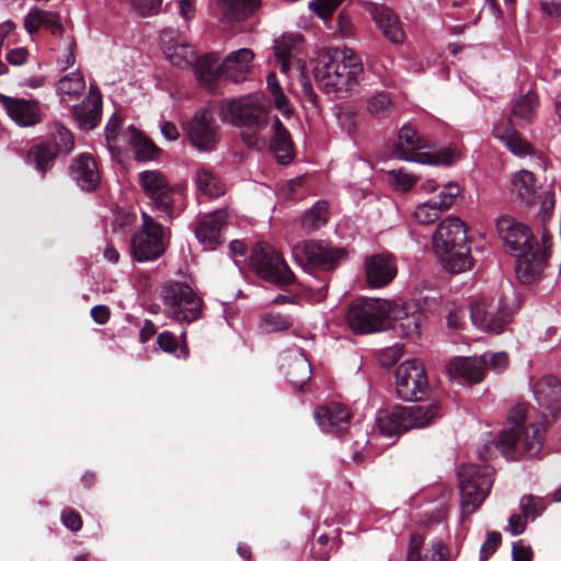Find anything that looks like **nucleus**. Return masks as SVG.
Masks as SVG:
<instances>
[{
	"mask_svg": "<svg viewBox=\"0 0 561 561\" xmlns=\"http://www.w3.org/2000/svg\"><path fill=\"white\" fill-rule=\"evenodd\" d=\"M313 75L324 93L343 95L358 85L364 77V66L354 49L344 46L320 55Z\"/></svg>",
	"mask_w": 561,
	"mask_h": 561,
	"instance_id": "f257e3e1",
	"label": "nucleus"
},
{
	"mask_svg": "<svg viewBox=\"0 0 561 561\" xmlns=\"http://www.w3.org/2000/svg\"><path fill=\"white\" fill-rule=\"evenodd\" d=\"M545 427L529 422L528 410L524 404H517L508 414L505 427L501 431L495 447L507 459L518 456L536 457L543 446Z\"/></svg>",
	"mask_w": 561,
	"mask_h": 561,
	"instance_id": "f03ea898",
	"label": "nucleus"
},
{
	"mask_svg": "<svg viewBox=\"0 0 561 561\" xmlns=\"http://www.w3.org/2000/svg\"><path fill=\"white\" fill-rule=\"evenodd\" d=\"M222 121L238 126L247 147L263 150L267 146L271 117L260 105L259 98L243 96L224 100L220 105Z\"/></svg>",
	"mask_w": 561,
	"mask_h": 561,
	"instance_id": "7ed1b4c3",
	"label": "nucleus"
},
{
	"mask_svg": "<svg viewBox=\"0 0 561 561\" xmlns=\"http://www.w3.org/2000/svg\"><path fill=\"white\" fill-rule=\"evenodd\" d=\"M254 53L240 48L230 53L220 65L217 53H209L197 65L196 78L206 88L213 89L221 79L243 81L252 69Z\"/></svg>",
	"mask_w": 561,
	"mask_h": 561,
	"instance_id": "20e7f679",
	"label": "nucleus"
},
{
	"mask_svg": "<svg viewBox=\"0 0 561 561\" xmlns=\"http://www.w3.org/2000/svg\"><path fill=\"white\" fill-rule=\"evenodd\" d=\"M437 401L410 407L394 405L380 410L376 416V426L386 436L399 435L413 427L430 425L440 416Z\"/></svg>",
	"mask_w": 561,
	"mask_h": 561,
	"instance_id": "39448f33",
	"label": "nucleus"
},
{
	"mask_svg": "<svg viewBox=\"0 0 561 561\" xmlns=\"http://www.w3.org/2000/svg\"><path fill=\"white\" fill-rule=\"evenodd\" d=\"M160 298L164 314L179 323H192L202 317L203 299L186 283H165L161 287Z\"/></svg>",
	"mask_w": 561,
	"mask_h": 561,
	"instance_id": "423d86ee",
	"label": "nucleus"
},
{
	"mask_svg": "<svg viewBox=\"0 0 561 561\" xmlns=\"http://www.w3.org/2000/svg\"><path fill=\"white\" fill-rule=\"evenodd\" d=\"M494 470L489 466L466 463L458 470L462 515H471L485 500L493 485Z\"/></svg>",
	"mask_w": 561,
	"mask_h": 561,
	"instance_id": "0eeeda50",
	"label": "nucleus"
},
{
	"mask_svg": "<svg viewBox=\"0 0 561 561\" xmlns=\"http://www.w3.org/2000/svg\"><path fill=\"white\" fill-rule=\"evenodd\" d=\"M426 147H428L427 140L420 137L411 126L404 125L399 131V141L393 154L401 160L430 165H450L459 159V152L455 148H446L436 153L419 152Z\"/></svg>",
	"mask_w": 561,
	"mask_h": 561,
	"instance_id": "6e6552de",
	"label": "nucleus"
},
{
	"mask_svg": "<svg viewBox=\"0 0 561 561\" xmlns=\"http://www.w3.org/2000/svg\"><path fill=\"white\" fill-rule=\"evenodd\" d=\"M392 304L382 299H357L348 308L346 320L355 333L380 331L391 317Z\"/></svg>",
	"mask_w": 561,
	"mask_h": 561,
	"instance_id": "1a4fd4ad",
	"label": "nucleus"
},
{
	"mask_svg": "<svg viewBox=\"0 0 561 561\" xmlns=\"http://www.w3.org/2000/svg\"><path fill=\"white\" fill-rule=\"evenodd\" d=\"M513 314L511 295L501 294L490 302L484 299L474 300L470 306L472 324L484 332L499 334L511 322Z\"/></svg>",
	"mask_w": 561,
	"mask_h": 561,
	"instance_id": "9d476101",
	"label": "nucleus"
},
{
	"mask_svg": "<svg viewBox=\"0 0 561 561\" xmlns=\"http://www.w3.org/2000/svg\"><path fill=\"white\" fill-rule=\"evenodd\" d=\"M291 252L296 263L306 271L311 268L332 271L347 256L345 249L316 240L298 242L293 247Z\"/></svg>",
	"mask_w": 561,
	"mask_h": 561,
	"instance_id": "9b49d317",
	"label": "nucleus"
},
{
	"mask_svg": "<svg viewBox=\"0 0 561 561\" xmlns=\"http://www.w3.org/2000/svg\"><path fill=\"white\" fill-rule=\"evenodd\" d=\"M250 264L260 277L271 283L289 285L295 282V275L282 254L268 243L253 247Z\"/></svg>",
	"mask_w": 561,
	"mask_h": 561,
	"instance_id": "f8f14e48",
	"label": "nucleus"
},
{
	"mask_svg": "<svg viewBox=\"0 0 561 561\" xmlns=\"http://www.w3.org/2000/svg\"><path fill=\"white\" fill-rule=\"evenodd\" d=\"M141 219V228L131 238V255L138 262L153 261L165 251L163 227L145 211Z\"/></svg>",
	"mask_w": 561,
	"mask_h": 561,
	"instance_id": "ddd939ff",
	"label": "nucleus"
},
{
	"mask_svg": "<svg viewBox=\"0 0 561 561\" xmlns=\"http://www.w3.org/2000/svg\"><path fill=\"white\" fill-rule=\"evenodd\" d=\"M396 391L407 401L422 399L428 391V380L423 365L416 359L402 362L394 373Z\"/></svg>",
	"mask_w": 561,
	"mask_h": 561,
	"instance_id": "4468645a",
	"label": "nucleus"
},
{
	"mask_svg": "<svg viewBox=\"0 0 561 561\" xmlns=\"http://www.w3.org/2000/svg\"><path fill=\"white\" fill-rule=\"evenodd\" d=\"M138 182L154 209L171 215L174 207V186L160 170H146L138 174Z\"/></svg>",
	"mask_w": 561,
	"mask_h": 561,
	"instance_id": "2eb2a0df",
	"label": "nucleus"
},
{
	"mask_svg": "<svg viewBox=\"0 0 561 561\" xmlns=\"http://www.w3.org/2000/svg\"><path fill=\"white\" fill-rule=\"evenodd\" d=\"M496 231L504 245L513 254L533 250L536 243L531 229L510 215H502L497 218Z\"/></svg>",
	"mask_w": 561,
	"mask_h": 561,
	"instance_id": "dca6fc26",
	"label": "nucleus"
},
{
	"mask_svg": "<svg viewBox=\"0 0 561 561\" xmlns=\"http://www.w3.org/2000/svg\"><path fill=\"white\" fill-rule=\"evenodd\" d=\"M460 193L461 188L458 183L448 182L443 186L438 201L428 199L415 207L413 218L420 225L434 224L443 213L453 207Z\"/></svg>",
	"mask_w": 561,
	"mask_h": 561,
	"instance_id": "f3484780",
	"label": "nucleus"
},
{
	"mask_svg": "<svg viewBox=\"0 0 561 561\" xmlns=\"http://www.w3.org/2000/svg\"><path fill=\"white\" fill-rule=\"evenodd\" d=\"M187 136L194 147L199 150H213L218 141V126L213 115L201 111L187 124Z\"/></svg>",
	"mask_w": 561,
	"mask_h": 561,
	"instance_id": "a211bd4d",
	"label": "nucleus"
},
{
	"mask_svg": "<svg viewBox=\"0 0 561 561\" xmlns=\"http://www.w3.org/2000/svg\"><path fill=\"white\" fill-rule=\"evenodd\" d=\"M301 44L302 36L299 34H284L275 39L274 50L283 73L287 75L291 69L304 71L305 62L298 57Z\"/></svg>",
	"mask_w": 561,
	"mask_h": 561,
	"instance_id": "6ab92c4d",
	"label": "nucleus"
},
{
	"mask_svg": "<svg viewBox=\"0 0 561 561\" xmlns=\"http://www.w3.org/2000/svg\"><path fill=\"white\" fill-rule=\"evenodd\" d=\"M365 272L370 287H383L397 275L396 260L389 253L373 254L365 260Z\"/></svg>",
	"mask_w": 561,
	"mask_h": 561,
	"instance_id": "aec40b11",
	"label": "nucleus"
},
{
	"mask_svg": "<svg viewBox=\"0 0 561 561\" xmlns=\"http://www.w3.org/2000/svg\"><path fill=\"white\" fill-rule=\"evenodd\" d=\"M467 226L458 217L449 216L442 220L433 236L434 251L445 252L449 247L467 243Z\"/></svg>",
	"mask_w": 561,
	"mask_h": 561,
	"instance_id": "412c9836",
	"label": "nucleus"
},
{
	"mask_svg": "<svg viewBox=\"0 0 561 561\" xmlns=\"http://www.w3.org/2000/svg\"><path fill=\"white\" fill-rule=\"evenodd\" d=\"M0 102L9 117L19 126H33L42 121V112L38 103L35 101L14 99L0 94Z\"/></svg>",
	"mask_w": 561,
	"mask_h": 561,
	"instance_id": "4be33fe9",
	"label": "nucleus"
},
{
	"mask_svg": "<svg viewBox=\"0 0 561 561\" xmlns=\"http://www.w3.org/2000/svg\"><path fill=\"white\" fill-rule=\"evenodd\" d=\"M161 43L165 57L173 66L181 69L194 66L195 71L197 70V65L203 57L197 58L196 51L191 45L182 42L180 38H173L170 32L161 34Z\"/></svg>",
	"mask_w": 561,
	"mask_h": 561,
	"instance_id": "5701e85b",
	"label": "nucleus"
},
{
	"mask_svg": "<svg viewBox=\"0 0 561 561\" xmlns=\"http://www.w3.org/2000/svg\"><path fill=\"white\" fill-rule=\"evenodd\" d=\"M515 273L523 284H531L540 278L548 261L543 251L527 250L516 253Z\"/></svg>",
	"mask_w": 561,
	"mask_h": 561,
	"instance_id": "b1692460",
	"label": "nucleus"
},
{
	"mask_svg": "<svg viewBox=\"0 0 561 561\" xmlns=\"http://www.w3.org/2000/svg\"><path fill=\"white\" fill-rule=\"evenodd\" d=\"M486 358L483 357H456L451 359L446 369L450 379L480 382L486 368Z\"/></svg>",
	"mask_w": 561,
	"mask_h": 561,
	"instance_id": "393cba45",
	"label": "nucleus"
},
{
	"mask_svg": "<svg viewBox=\"0 0 561 561\" xmlns=\"http://www.w3.org/2000/svg\"><path fill=\"white\" fill-rule=\"evenodd\" d=\"M70 175L83 191H93L101 181L94 158L89 153L79 154L70 165Z\"/></svg>",
	"mask_w": 561,
	"mask_h": 561,
	"instance_id": "a878e982",
	"label": "nucleus"
},
{
	"mask_svg": "<svg viewBox=\"0 0 561 561\" xmlns=\"http://www.w3.org/2000/svg\"><path fill=\"white\" fill-rule=\"evenodd\" d=\"M373 21L382 35L393 44L402 43L404 31L398 15L389 8L374 4L369 9Z\"/></svg>",
	"mask_w": 561,
	"mask_h": 561,
	"instance_id": "bb28decb",
	"label": "nucleus"
},
{
	"mask_svg": "<svg viewBox=\"0 0 561 561\" xmlns=\"http://www.w3.org/2000/svg\"><path fill=\"white\" fill-rule=\"evenodd\" d=\"M318 425L323 432L339 434L347 428L350 413L345 407L331 403L319 407L314 413Z\"/></svg>",
	"mask_w": 561,
	"mask_h": 561,
	"instance_id": "cd10ccee",
	"label": "nucleus"
},
{
	"mask_svg": "<svg viewBox=\"0 0 561 561\" xmlns=\"http://www.w3.org/2000/svg\"><path fill=\"white\" fill-rule=\"evenodd\" d=\"M101 111V94L91 87L88 96L72 107V116L80 128L93 129L100 121Z\"/></svg>",
	"mask_w": 561,
	"mask_h": 561,
	"instance_id": "c85d7f7f",
	"label": "nucleus"
},
{
	"mask_svg": "<svg viewBox=\"0 0 561 561\" xmlns=\"http://www.w3.org/2000/svg\"><path fill=\"white\" fill-rule=\"evenodd\" d=\"M282 367L288 381L297 389H301L311 377V366L304 352L286 353Z\"/></svg>",
	"mask_w": 561,
	"mask_h": 561,
	"instance_id": "c756f323",
	"label": "nucleus"
},
{
	"mask_svg": "<svg viewBox=\"0 0 561 561\" xmlns=\"http://www.w3.org/2000/svg\"><path fill=\"white\" fill-rule=\"evenodd\" d=\"M225 220L226 215L221 210L208 214L199 220L195 229V236L205 249L213 250L221 242L220 232Z\"/></svg>",
	"mask_w": 561,
	"mask_h": 561,
	"instance_id": "7c9ffc66",
	"label": "nucleus"
},
{
	"mask_svg": "<svg viewBox=\"0 0 561 561\" xmlns=\"http://www.w3.org/2000/svg\"><path fill=\"white\" fill-rule=\"evenodd\" d=\"M24 28L31 35L41 28L46 30L54 36L58 37L65 33L60 16L57 13L45 11L36 7L32 8L25 15Z\"/></svg>",
	"mask_w": 561,
	"mask_h": 561,
	"instance_id": "2f4dec72",
	"label": "nucleus"
},
{
	"mask_svg": "<svg viewBox=\"0 0 561 561\" xmlns=\"http://www.w3.org/2000/svg\"><path fill=\"white\" fill-rule=\"evenodd\" d=\"M534 396L538 404L551 414L561 410V382L557 378L547 376L539 379L534 385Z\"/></svg>",
	"mask_w": 561,
	"mask_h": 561,
	"instance_id": "473e14b6",
	"label": "nucleus"
},
{
	"mask_svg": "<svg viewBox=\"0 0 561 561\" xmlns=\"http://www.w3.org/2000/svg\"><path fill=\"white\" fill-rule=\"evenodd\" d=\"M440 264L450 273H463L472 267V256L467 243L449 247L445 252L434 251Z\"/></svg>",
	"mask_w": 561,
	"mask_h": 561,
	"instance_id": "72a5a7b5",
	"label": "nucleus"
},
{
	"mask_svg": "<svg viewBox=\"0 0 561 561\" xmlns=\"http://www.w3.org/2000/svg\"><path fill=\"white\" fill-rule=\"evenodd\" d=\"M510 194L515 202L535 204L538 194L534 174L526 170L516 172L511 180Z\"/></svg>",
	"mask_w": 561,
	"mask_h": 561,
	"instance_id": "f704fd0d",
	"label": "nucleus"
},
{
	"mask_svg": "<svg viewBox=\"0 0 561 561\" xmlns=\"http://www.w3.org/2000/svg\"><path fill=\"white\" fill-rule=\"evenodd\" d=\"M272 128L273 136L270 149L279 163L288 164L294 157V147L290 135L277 117L273 118Z\"/></svg>",
	"mask_w": 561,
	"mask_h": 561,
	"instance_id": "c9c22d12",
	"label": "nucleus"
},
{
	"mask_svg": "<svg viewBox=\"0 0 561 561\" xmlns=\"http://www.w3.org/2000/svg\"><path fill=\"white\" fill-rule=\"evenodd\" d=\"M493 135L515 156L524 157L533 151L531 146L511 126L510 121L496 124L493 128Z\"/></svg>",
	"mask_w": 561,
	"mask_h": 561,
	"instance_id": "e433bc0d",
	"label": "nucleus"
},
{
	"mask_svg": "<svg viewBox=\"0 0 561 561\" xmlns=\"http://www.w3.org/2000/svg\"><path fill=\"white\" fill-rule=\"evenodd\" d=\"M85 90L83 75L73 71L62 77L57 83V93L61 102L68 103L78 99Z\"/></svg>",
	"mask_w": 561,
	"mask_h": 561,
	"instance_id": "4c0bfd02",
	"label": "nucleus"
},
{
	"mask_svg": "<svg viewBox=\"0 0 561 561\" xmlns=\"http://www.w3.org/2000/svg\"><path fill=\"white\" fill-rule=\"evenodd\" d=\"M195 183L199 192L211 198L224 195L226 191L221 180L206 168H199L196 171Z\"/></svg>",
	"mask_w": 561,
	"mask_h": 561,
	"instance_id": "58836bf2",
	"label": "nucleus"
},
{
	"mask_svg": "<svg viewBox=\"0 0 561 561\" xmlns=\"http://www.w3.org/2000/svg\"><path fill=\"white\" fill-rule=\"evenodd\" d=\"M57 53L56 62L60 70H67L76 61V42L71 35H61L53 44Z\"/></svg>",
	"mask_w": 561,
	"mask_h": 561,
	"instance_id": "ea45409f",
	"label": "nucleus"
},
{
	"mask_svg": "<svg viewBox=\"0 0 561 561\" xmlns=\"http://www.w3.org/2000/svg\"><path fill=\"white\" fill-rule=\"evenodd\" d=\"M260 5V0H220L221 12L229 19L241 21Z\"/></svg>",
	"mask_w": 561,
	"mask_h": 561,
	"instance_id": "a19ab883",
	"label": "nucleus"
},
{
	"mask_svg": "<svg viewBox=\"0 0 561 561\" xmlns=\"http://www.w3.org/2000/svg\"><path fill=\"white\" fill-rule=\"evenodd\" d=\"M329 217V207L327 202H317L301 219V226L306 232H312L324 226Z\"/></svg>",
	"mask_w": 561,
	"mask_h": 561,
	"instance_id": "79ce46f5",
	"label": "nucleus"
},
{
	"mask_svg": "<svg viewBox=\"0 0 561 561\" xmlns=\"http://www.w3.org/2000/svg\"><path fill=\"white\" fill-rule=\"evenodd\" d=\"M130 146L138 161L153 160L158 156V148L133 127H130Z\"/></svg>",
	"mask_w": 561,
	"mask_h": 561,
	"instance_id": "37998d69",
	"label": "nucleus"
},
{
	"mask_svg": "<svg viewBox=\"0 0 561 561\" xmlns=\"http://www.w3.org/2000/svg\"><path fill=\"white\" fill-rule=\"evenodd\" d=\"M55 156L56 150L51 146L41 144L30 149L27 152V161L33 164L37 171L45 174Z\"/></svg>",
	"mask_w": 561,
	"mask_h": 561,
	"instance_id": "c03bdc74",
	"label": "nucleus"
},
{
	"mask_svg": "<svg viewBox=\"0 0 561 561\" xmlns=\"http://www.w3.org/2000/svg\"><path fill=\"white\" fill-rule=\"evenodd\" d=\"M423 313L414 310L411 313L403 312V316H394L393 329L399 330L403 336L417 335Z\"/></svg>",
	"mask_w": 561,
	"mask_h": 561,
	"instance_id": "a18cd8bd",
	"label": "nucleus"
},
{
	"mask_svg": "<svg viewBox=\"0 0 561 561\" xmlns=\"http://www.w3.org/2000/svg\"><path fill=\"white\" fill-rule=\"evenodd\" d=\"M539 100L536 93L528 92L526 95L519 98L513 106V115L526 123H530L534 118L535 111L538 106Z\"/></svg>",
	"mask_w": 561,
	"mask_h": 561,
	"instance_id": "49530a36",
	"label": "nucleus"
},
{
	"mask_svg": "<svg viewBox=\"0 0 561 561\" xmlns=\"http://www.w3.org/2000/svg\"><path fill=\"white\" fill-rule=\"evenodd\" d=\"M294 321L290 317L282 313H266L260 322V330L264 333H274L288 330Z\"/></svg>",
	"mask_w": 561,
	"mask_h": 561,
	"instance_id": "de8ad7c7",
	"label": "nucleus"
},
{
	"mask_svg": "<svg viewBox=\"0 0 561 561\" xmlns=\"http://www.w3.org/2000/svg\"><path fill=\"white\" fill-rule=\"evenodd\" d=\"M367 111L376 117H386L393 111V104L387 93H378L367 101Z\"/></svg>",
	"mask_w": 561,
	"mask_h": 561,
	"instance_id": "09e8293b",
	"label": "nucleus"
},
{
	"mask_svg": "<svg viewBox=\"0 0 561 561\" xmlns=\"http://www.w3.org/2000/svg\"><path fill=\"white\" fill-rule=\"evenodd\" d=\"M53 139L58 151L69 153L75 147L72 133L60 124L53 126Z\"/></svg>",
	"mask_w": 561,
	"mask_h": 561,
	"instance_id": "8fccbe9b",
	"label": "nucleus"
},
{
	"mask_svg": "<svg viewBox=\"0 0 561 561\" xmlns=\"http://www.w3.org/2000/svg\"><path fill=\"white\" fill-rule=\"evenodd\" d=\"M520 510L526 518H536L546 510V503L541 497L525 495L520 499Z\"/></svg>",
	"mask_w": 561,
	"mask_h": 561,
	"instance_id": "3c124183",
	"label": "nucleus"
},
{
	"mask_svg": "<svg viewBox=\"0 0 561 561\" xmlns=\"http://www.w3.org/2000/svg\"><path fill=\"white\" fill-rule=\"evenodd\" d=\"M391 185L400 192L410 191L416 183L417 179L403 170H391L388 172Z\"/></svg>",
	"mask_w": 561,
	"mask_h": 561,
	"instance_id": "603ef678",
	"label": "nucleus"
},
{
	"mask_svg": "<svg viewBox=\"0 0 561 561\" xmlns=\"http://www.w3.org/2000/svg\"><path fill=\"white\" fill-rule=\"evenodd\" d=\"M344 0H313L309 3V8L321 19H330L333 12Z\"/></svg>",
	"mask_w": 561,
	"mask_h": 561,
	"instance_id": "864d4df0",
	"label": "nucleus"
},
{
	"mask_svg": "<svg viewBox=\"0 0 561 561\" xmlns=\"http://www.w3.org/2000/svg\"><path fill=\"white\" fill-rule=\"evenodd\" d=\"M336 32L342 38H353L356 35V26L346 10H342L337 15Z\"/></svg>",
	"mask_w": 561,
	"mask_h": 561,
	"instance_id": "5fc2aeb1",
	"label": "nucleus"
},
{
	"mask_svg": "<svg viewBox=\"0 0 561 561\" xmlns=\"http://www.w3.org/2000/svg\"><path fill=\"white\" fill-rule=\"evenodd\" d=\"M157 343L165 353L174 354L176 356V351H180L179 340L174 333L170 331L161 332L157 337Z\"/></svg>",
	"mask_w": 561,
	"mask_h": 561,
	"instance_id": "6e6d98bb",
	"label": "nucleus"
},
{
	"mask_svg": "<svg viewBox=\"0 0 561 561\" xmlns=\"http://www.w3.org/2000/svg\"><path fill=\"white\" fill-rule=\"evenodd\" d=\"M500 543H501V535L495 531L489 533L486 540L484 541V543L482 545L481 550H480L481 560L485 561L486 559H489L495 552V550L499 548Z\"/></svg>",
	"mask_w": 561,
	"mask_h": 561,
	"instance_id": "4d7b16f0",
	"label": "nucleus"
},
{
	"mask_svg": "<svg viewBox=\"0 0 561 561\" xmlns=\"http://www.w3.org/2000/svg\"><path fill=\"white\" fill-rule=\"evenodd\" d=\"M62 525L71 531H78L82 527V519L79 513L68 507L61 513Z\"/></svg>",
	"mask_w": 561,
	"mask_h": 561,
	"instance_id": "13d9d810",
	"label": "nucleus"
},
{
	"mask_svg": "<svg viewBox=\"0 0 561 561\" xmlns=\"http://www.w3.org/2000/svg\"><path fill=\"white\" fill-rule=\"evenodd\" d=\"M304 183H305L304 176H297L295 179L287 181L285 184H283L279 187V196L285 199H290V198L295 197L296 194L298 193L299 188L302 187Z\"/></svg>",
	"mask_w": 561,
	"mask_h": 561,
	"instance_id": "bf43d9fd",
	"label": "nucleus"
},
{
	"mask_svg": "<svg viewBox=\"0 0 561 561\" xmlns=\"http://www.w3.org/2000/svg\"><path fill=\"white\" fill-rule=\"evenodd\" d=\"M131 7L141 15H150L158 12L161 0H129Z\"/></svg>",
	"mask_w": 561,
	"mask_h": 561,
	"instance_id": "052dcab7",
	"label": "nucleus"
},
{
	"mask_svg": "<svg viewBox=\"0 0 561 561\" xmlns=\"http://www.w3.org/2000/svg\"><path fill=\"white\" fill-rule=\"evenodd\" d=\"M466 309L462 307H453L447 314V324L449 329L460 330L465 325Z\"/></svg>",
	"mask_w": 561,
	"mask_h": 561,
	"instance_id": "680f3d73",
	"label": "nucleus"
},
{
	"mask_svg": "<svg viewBox=\"0 0 561 561\" xmlns=\"http://www.w3.org/2000/svg\"><path fill=\"white\" fill-rule=\"evenodd\" d=\"M28 59V50L24 47L13 48L7 54V60L13 66H21Z\"/></svg>",
	"mask_w": 561,
	"mask_h": 561,
	"instance_id": "e2e57ef3",
	"label": "nucleus"
},
{
	"mask_svg": "<svg viewBox=\"0 0 561 561\" xmlns=\"http://www.w3.org/2000/svg\"><path fill=\"white\" fill-rule=\"evenodd\" d=\"M537 199L541 201V207H540V210H539V215H540L542 220H546L547 218L550 217V215H551V213L553 210V207H554L553 196H552V194L547 192L542 196L541 195H537Z\"/></svg>",
	"mask_w": 561,
	"mask_h": 561,
	"instance_id": "0e129e2a",
	"label": "nucleus"
},
{
	"mask_svg": "<svg viewBox=\"0 0 561 561\" xmlns=\"http://www.w3.org/2000/svg\"><path fill=\"white\" fill-rule=\"evenodd\" d=\"M533 551L530 547L525 546L523 542H516L513 546V561H531Z\"/></svg>",
	"mask_w": 561,
	"mask_h": 561,
	"instance_id": "69168bd1",
	"label": "nucleus"
},
{
	"mask_svg": "<svg viewBox=\"0 0 561 561\" xmlns=\"http://www.w3.org/2000/svg\"><path fill=\"white\" fill-rule=\"evenodd\" d=\"M526 517L522 515H512L508 519V529L513 536L520 535L526 528Z\"/></svg>",
	"mask_w": 561,
	"mask_h": 561,
	"instance_id": "338daca9",
	"label": "nucleus"
},
{
	"mask_svg": "<svg viewBox=\"0 0 561 561\" xmlns=\"http://www.w3.org/2000/svg\"><path fill=\"white\" fill-rule=\"evenodd\" d=\"M272 98L276 108L280 111L284 116H289L293 113V106L283 91L272 95Z\"/></svg>",
	"mask_w": 561,
	"mask_h": 561,
	"instance_id": "774afa93",
	"label": "nucleus"
}]
</instances>
